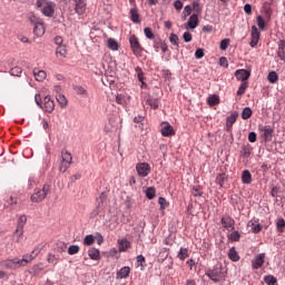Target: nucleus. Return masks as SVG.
<instances>
[{
    "instance_id": "1",
    "label": "nucleus",
    "mask_w": 285,
    "mask_h": 285,
    "mask_svg": "<svg viewBox=\"0 0 285 285\" xmlns=\"http://www.w3.org/2000/svg\"><path fill=\"white\" fill-rule=\"evenodd\" d=\"M43 250V245H38L32 252L30 256H24L22 259L13 258L4 261V266L7 268H19V266H26V264H30L39 253Z\"/></svg>"
},
{
    "instance_id": "2",
    "label": "nucleus",
    "mask_w": 285,
    "mask_h": 285,
    "mask_svg": "<svg viewBox=\"0 0 285 285\" xmlns=\"http://www.w3.org/2000/svg\"><path fill=\"white\" fill-rule=\"evenodd\" d=\"M23 195L19 191H12L11 194L7 195L3 199L4 208L7 210H17V208H21V204L23 199H21Z\"/></svg>"
},
{
    "instance_id": "3",
    "label": "nucleus",
    "mask_w": 285,
    "mask_h": 285,
    "mask_svg": "<svg viewBox=\"0 0 285 285\" xmlns=\"http://www.w3.org/2000/svg\"><path fill=\"white\" fill-rule=\"evenodd\" d=\"M36 8L43 14V17L52 19V17H55V10H57V3L51 0H37Z\"/></svg>"
},
{
    "instance_id": "4",
    "label": "nucleus",
    "mask_w": 285,
    "mask_h": 285,
    "mask_svg": "<svg viewBox=\"0 0 285 285\" xmlns=\"http://www.w3.org/2000/svg\"><path fill=\"white\" fill-rule=\"evenodd\" d=\"M206 277L212 279L214 284H219L226 279V274L224 273V267L222 265H215L212 269H206Z\"/></svg>"
},
{
    "instance_id": "5",
    "label": "nucleus",
    "mask_w": 285,
    "mask_h": 285,
    "mask_svg": "<svg viewBox=\"0 0 285 285\" xmlns=\"http://www.w3.org/2000/svg\"><path fill=\"white\" fill-rule=\"evenodd\" d=\"M48 195H50V185L45 184L41 189L39 188L35 189L33 194L30 197V200L33 204H40V202H43V199H46Z\"/></svg>"
},
{
    "instance_id": "6",
    "label": "nucleus",
    "mask_w": 285,
    "mask_h": 285,
    "mask_svg": "<svg viewBox=\"0 0 285 285\" xmlns=\"http://www.w3.org/2000/svg\"><path fill=\"white\" fill-rule=\"evenodd\" d=\"M129 45L131 52L135 55V57L144 56V48L141 46V42H139V38L136 35L129 36Z\"/></svg>"
},
{
    "instance_id": "7",
    "label": "nucleus",
    "mask_w": 285,
    "mask_h": 285,
    "mask_svg": "<svg viewBox=\"0 0 285 285\" xmlns=\"http://www.w3.org/2000/svg\"><path fill=\"white\" fill-rule=\"evenodd\" d=\"M258 130L261 132V139L264 141V144L273 141V135L275 134V128H273V126H259Z\"/></svg>"
},
{
    "instance_id": "8",
    "label": "nucleus",
    "mask_w": 285,
    "mask_h": 285,
    "mask_svg": "<svg viewBox=\"0 0 285 285\" xmlns=\"http://www.w3.org/2000/svg\"><path fill=\"white\" fill-rule=\"evenodd\" d=\"M151 170L150 164L148 163H138L136 165V173L138 177H148Z\"/></svg>"
},
{
    "instance_id": "9",
    "label": "nucleus",
    "mask_w": 285,
    "mask_h": 285,
    "mask_svg": "<svg viewBox=\"0 0 285 285\" xmlns=\"http://www.w3.org/2000/svg\"><path fill=\"white\" fill-rule=\"evenodd\" d=\"M220 224L225 230H235V218L228 214L222 216Z\"/></svg>"
},
{
    "instance_id": "10",
    "label": "nucleus",
    "mask_w": 285,
    "mask_h": 285,
    "mask_svg": "<svg viewBox=\"0 0 285 285\" xmlns=\"http://www.w3.org/2000/svg\"><path fill=\"white\" fill-rule=\"evenodd\" d=\"M266 264V253H261L257 254L253 259H252V268L253 271H259L262 266Z\"/></svg>"
},
{
    "instance_id": "11",
    "label": "nucleus",
    "mask_w": 285,
    "mask_h": 285,
    "mask_svg": "<svg viewBox=\"0 0 285 285\" xmlns=\"http://www.w3.org/2000/svg\"><path fill=\"white\" fill-rule=\"evenodd\" d=\"M261 37H262V33L259 32V29H257V26H252L250 42H249L250 48L257 47V45L259 43Z\"/></svg>"
},
{
    "instance_id": "12",
    "label": "nucleus",
    "mask_w": 285,
    "mask_h": 285,
    "mask_svg": "<svg viewBox=\"0 0 285 285\" xmlns=\"http://www.w3.org/2000/svg\"><path fill=\"white\" fill-rule=\"evenodd\" d=\"M45 112H48L49 115H51V112L55 111V100H52V98H50V96H46L43 98V104L40 107Z\"/></svg>"
},
{
    "instance_id": "13",
    "label": "nucleus",
    "mask_w": 285,
    "mask_h": 285,
    "mask_svg": "<svg viewBox=\"0 0 285 285\" xmlns=\"http://www.w3.org/2000/svg\"><path fill=\"white\" fill-rule=\"evenodd\" d=\"M237 117H239V114H237V111H234L226 118V132H233V126L237 121Z\"/></svg>"
},
{
    "instance_id": "14",
    "label": "nucleus",
    "mask_w": 285,
    "mask_h": 285,
    "mask_svg": "<svg viewBox=\"0 0 285 285\" xmlns=\"http://www.w3.org/2000/svg\"><path fill=\"white\" fill-rule=\"evenodd\" d=\"M129 19L132 23L139 24L141 23V14H139V8L132 7L129 10Z\"/></svg>"
},
{
    "instance_id": "15",
    "label": "nucleus",
    "mask_w": 285,
    "mask_h": 285,
    "mask_svg": "<svg viewBox=\"0 0 285 285\" xmlns=\"http://www.w3.org/2000/svg\"><path fill=\"white\" fill-rule=\"evenodd\" d=\"M277 51L276 57L279 59V61H283L285 63V40L281 39L277 41Z\"/></svg>"
},
{
    "instance_id": "16",
    "label": "nucleus",
    "mask_w": 285,
    "mask_h": 285,
    "mask_svg": "<svg viewBox=\"0 0 285 285\" xmlns=\"http://www.w3.org/2000/svg\"><path fill=\"white\" fill-rule=\"evenodd\" d=\"M235 77L238 81H243L244 83L250 79V71L246 69H238L235 71Z\"/></svg>"
},
{
    "instance_id": "17",
    "label": "nucleus",
    "mask_w": 285,
    "mask_h": 285,
    "mask_svg": "<svg viewBox=\"0 0 285 285\" xmlns=\"http://www.w3.org/2000/svg\"><path fill=\"white\" fill-rule=\"evenodd\" d=\"M262 10L265 19L271 21V18L273 17V2H264Z\"/></svg>"
},
{
    "instance_id": "18",
    "label": "nucleus",
    "mask_w": 285,
    "mask_h": 285,
    "mask_svg": "<svg viewBox=\"0 0 285 285\" xmlns=\"http://www.w3.org/2000/svg\"><path fill=\"white\" fill-rule=\"evenodd\" d=\"M75 1V10L76 14H85L86 13V0H73Z\"/></svg>"
},
{
    "instance_id": "19",
    "label": "nucleus",
    "mask_w": 285,
    "mask_h": 285,
    "mask_svg": "<svg viewBox=\"0 0 285 285\" xmlns=\"http://www.w3.org/2000/svg\"><path fill=\"white\" fill-rule=\"evenodd\" d=\"M97 206L99 208H102L104 210H106V206L108 204V194H106V191H102L99 197L96 199Z\"/></svg>"
},
{
    "instance_id": "20",
    "label": "nucleus",
    "mask_w": 285,
    "mask_h": 285,
    "mask_svg": "<svg viewBox=\"0 0 285 285\" xmlns=\"http://www.w3.org/2000/svg\"><path fill=\"white\" fill-rule=\"evenodd\" d=\"M88 257L92 259V262L101 261V252L96 247H91L88 249Z\"/></svg>"
},
{
    "instance_id": "21",
    "label": "nucleus",
    "mask_w": 285,
    "mask_h": 285,
    "mask_svg": "<svg viewBox=\"0 0 285 285\" xmlns=\"http://www.w3.org/2000/svg\"><path fill=\"white\" fill-rule=\"evenodd\" d=\"M128 277H130V266L121 267L116 274V279H126Z\"/></svg>"
},
{
    "instance_id": "22",
    "label": "nucleus",
    "mask_w": 285,
    "mask_h": 285,
    "mask_svg": "<svg viewBox=\"0 0 285 285\" xmlns=\"http://www.w3.org/2000/svg\"><path fill=\"white\" fill-rule=\"evenodd\" d=\"M197 26H199V16L193 13L187 21L186 28H189L190 30H195Z\"/></svg>"
},
{
    "instance_id": "23",
    "label": "nucleus",
    "mask_w": 285,
    "mask_h": 285,
    "mask_svg": "<svg viewBox=\"0 0 285 285\" xmlns=\"http://www.w3.org/2000/svg\"><path fill=\"white\" fill-rule=\"evenodd\" d=\"M33 35L36 37H43V35H46V27L43 26V22H37L33 24Z\"/></svg>"
},
{
    "instance_id": "24",
    "label": "nucleus",
    "mask_w": 285,
    "mask_h": 285,
    "mask_svg": "<svg viewBox=\"0 0 285 285\" xmlns=\"http://www.w3.org/2000/svg\"><path fill=\"white\" fill-rule=\"evenodd\" d=\"M118 250L120 253H126V250H128V248H131L132 247V244L130 243V240L124 238V239H120L118 240Z\"/></svg>"
},
{
    "instance_id": "25",
    "label": "nucleus",
    "mask_w": 285,
    "mask_h": 285,
    "mask_svg": "<svg viewBox=\"0 0 285 285\" xmlns=\"http://www.w3.org/2000/svg\"><path fill=\"white\" fill-rule=\"evenodd\" d=\"M163 137H173L175 135V128L167 122L165 127L160 130Z\"/></svg>"
},
{
    "instance_id": "26",
    "label": "nucleus",
    "mask_w": 285,
    "mask_h": 285,
    "mask_svg": "<svg viewBox=\"0 0 285 285\" xmlns=\"http://www.w3.org/2000/svg\"><path fill=\"white\" fill-rule=\"evenodd\" d=\"M177 257L180 262H186L188 257H190V252L186 247H180V249L177 253Z\"/></svg>"
},
{
    "instance_id": "27",
    "label": "nucleus",
    "mask_w": 285,
    "mask_h": 285,
    "mask_svg": "<svg viewBox=\"0 0 285 285\" xmlns=\"http://www.w3.org/2000/svg\"><path fill=\"white\" fill-rule=\"evenodd\" d=\"M240 179L243 184H253V174H250V170L245 169L242 173Z\"/></svg>"
},
{
    "instance_id": "28",
    "label": "nucleus",
    "mask_w": 285,
    "mask_h": 285,
    "mask_svg": "<svg viewBox=\"0 0 285 285\" xmlns=\"http://www.w3.org/2000/svg\"><path fill=\"white\" fill-rule=\"evenodd\" d=\"M226 181H228V175L226 173H222L216 176V184L220 186V188H224Z\"/></svg>"
},
{
    "instance_id": "29",
    "label": "nucleus",
    "mask_w": 285,
    "mask_h": 285,
    "mask_svg": "<svg viewBox=\"0 0 285 285\" xmlns=\"http://www.w3.org/2000/svg\"><path fill=\"white\" fill-rule=\"evenodd\" d=\"M220 104V99H219V96L217 95H212L207 98V105L210 107V108H215V106H219Z\"/></svg>"
},
{
    "instance_id": "30",
    "label": "nucleus",
    "mask_w": 285,
    "mask_h": 285,
    "mask_svg": "<svg viewBox=\"0 0 285 285\" xmlns=\"http://www.w3.org/2000/svg\"><path fill=\"white\" fill-rule=\"evenodd\" d=\"M248 226H252V233H254V235H259V232L264 228L257 220L249 222Z\"/></svg>"
},
{
    "instance_id": "31",
    "label": "nucleus",
    "mask_w": 285,
    "mask_h": 285,
    "mask_svg": "<svg viewBox=\"0 0 285 285\" xmlns=\"http://www.w3.org/2000/svg\"><path fill=\"white\" fill-rule=\"evenodd\" d=\"M146 104L151 110H159V98H148Z\"/></svg>"
},
{
    "instance_id": "32",
    "label": "nucleus",
    "mask_w": 285,
    "mask_h": 285,
    "mask_svg": "<svg viewBox=\"0 0 285 285\" xmlns=\"http://www.w3.org/2000/svg\"><path fill=\"white\" fill-rule=\"evenodd\" d=\"M193 197H203L204 196V187L202 185H195L191 188Z\"/></svg>"
},
{
    "instance_id": "33",
    "label": "nucleus",
    "mask_w": 285,
    "mask_h": 285,
    "mask_svg": "<svg viewBox=\"0 0 285 285\" xmlns=\"http://www.w3.org/2000/svg\"><path fill=\"white\" fill-rule=\"evenodd\" d=\"M250 154H252L250 145H243L240 150L242 157L244 159H248V157H250Z\"/></svg>"
},
{
    "instance_id": "34",
    "label": "nucleus",
    "mask_w": 285,
    "mask_h": 285,
    "mask_svg": "<svg viewBox=\"0 0 285 285\" xmlns=\"http://www.w3.org/2000/svg\"><path fill=\"white\" fill-rule=\"evenodd\" d=\"M107 47L109 48V50L117 51V50H119V42H117V40H115V38H109L107 40Z\"/></svg>"
},
{
    "instance_id": "35",
    "label": "nucleus",
    "mask_w": 285,
    "mask_h": 285,
    "mask_svg": "<svg viewBox=\"0 0 285 285\" xmlns=\"http://www.w3.org/2000/svg\"><path fill=\"white\" fill-rule=\"evenodd\" d=\"M228 258L230 262H239V254L237 253V249L235 247H232L228 252Z\"/></svg>"
},
{
    "instance_id": "36",
    "label": "nucleus",
    "mask_w": 285,
    "mask_h": 285,
    "mask_svg": "<svg viewBox=\"0 0 285 285\" xmlns=\"http://www.w3.org/2000/svg\"><path fill=\"white\" fill-rule=\"evenodd\" d=\"M61 161H65L67 164H72V154H70L68 150H62Z\"/></svg>"
},
{
    "instance_id": "37",
    "label": "nucleus",
    "mask_w": 285,
    "mask_h": 285,
    "mask_svg": "<svg viewBox=\"0 0 285 285\" xmlns=\"http://www.w3.org/2000/svg\"><path fill=\"white\" fill-rule=\"evenodd\" d=\"M267 81H269V83H277V81H279L277 71H269L267 75Z\"/></svg>"
},
{
    "instance_id": "38",
    "label": "nucleus",
    "mask_w": 285,
    "mask_h": 285,
    "mask_svg": "<svg viewBox=\"0 0 285 285\" xmlns=\"http://www.w3.org/2000/svg\"><path fill=\"white\" fill-rule=\"evenodd\" d=\"M33 77L36 81H43L46 77H48V75L46 73L45 70H38V71H33Z\"/></svg>"
},
{
    "instance_id": "39",
    "label": "nucleus",
    "mask_w": 285,
    "mask_h": 285,
    "mask_svg": "<svg viewBox=\"0 0 285 285\" xmlns=\"http://www.w3.org/2000/svg\"><path fill=\"white\" fill-rule=\"evenodd\" d=\"M13 242H16V244H19L20 242H23V229H21V230L16 229L14 230Z\"/></svg>"
},
{
    "instance_id": "40",
    "label": "nucleus",
    "mask_w": 285,
    "mask_h": 285,
    "mask_svg": "<svg viewBox=\"0 0 285 285\" xmlns=\"http://www.w3.org/2000/svg\"><path fill=\"white\" fill-rule=\"evenodd\" d=\"M145 195L148 199H153L154 197H157V189L155 187H147Z\"/></svg>"
},
{
    "instance_id": "41",
    "label": "nucleus",
    "mask_w": 285,
    "mask_h": 285,
    "mask_svg": "<svg viewBox=\"0 0 285 285\" xmlns=\"http://www.w3.org/2000/svg\"><path fill=\"white\" fill-rule=\"evenodd\" d=\"M27 222H28V217L26 215H21L18 218V225L16 229L23 230V226H26Z\"/></svg>"
},
{
    "instance_id": "42",
    "label": "nucleus",
    "mask_w": 285,
    "mask_h": 285,
    "mask_svg": "<svg viewBox=\"0 0 285 285\" xmlns=\"http://www.w3.org/2000/svg\"><path fill=\"white\" fill-rule=\"evenodd\" d=\"M276 230L277 233H284L285 230V219L284 218H278L276 220Z\"/></svg>"
},
{
    "instance_id": "43",
    "label": "nucleus",
    "mask_w": 285,
    "mask_h": 285,
    "mask_svg": "<svg viewBox=\"0 0 285 285\" xmlns=\"http://www.w3.org/2000/svg\"><path fill=\"white\" fill-rule=\"evenodd\" d=\"M228 239L229 242H239V239H242V234L233 229V232L228 235Z\"/></svg>"
},
{
    "instance_id": "44",
    "label": "nucleus",
    "mask_w": 285,
    "mask_h": 285,
    "mask_svg": "<svg viewBox=\"0 0 285 285\" xmlns=\"http://www.w3.org/2000/svg\"><path fill=\"white\" fill-rule=\"evenodd\" d=\"M253 117V109L250 107H245L242 111V119H250Z\"/></svg>"
},
{
    "instance_id": "45",
    "label": "nucleus",
    "mask_w": 285,
    "mask_h": 285,
    "mask_svg": "<svg viewBox=\"0 0 285 285\" xmlns=\"http://www.w3.org/2000/svg\"><path fill=\"white\" fill-rule=\"evenodd\" d=\"M135 72H136V75H137L138 81H140V82L146 81V77H145V73H144V69H141V67H136V68H135Z\"/></svg>"
},
{
    "instance_id": "46",
    "label": "nucleus",
    "mask_w": 285,
    "mask_h": 285,
    "mask_svg": "<svg viewBox=\"0 0 285 285\" xmlns=\"http://www.w3.org/2000/svg\"><path fill=\"white\" fill-rule=\"evenodd\" d=\"M83 246H92L95 244V235L89 234L82 240Z\"/></svg>"
},
{
    "instance_id": "47",
    "label": "nucleus",
    "mask_w": 285,
    "mask_h": 285,
    "mask_svg": "<svg viewBox=\"0 0 285 285\" xmlns=\"http://www.w3.org/2000/svg\"><path fill=\"white\" fill-rule=\"evenodd\" d=\"M256 22H257L259 30H262L264 32V30H266V20H264V17L257 16Z\"/></svg>"
},
{
    "instance_id": "48",
    "label": "nucleus",
    "mask_w": 285,
    "mask_h": 285,
    "mask_svg": "<svg viewBox=\"0 0 285 285\" xmlns=\"http://www.w3.org/2000/svg\"><path fill=\"white\" fill-rule=\"evenodd\" d=\"M264 282L267 285H277V277L273 275H266L264 276Z\"/></svg>"
},
{
    "instance_id": "49",
    "label": "nucleus",
    "mask_w": 285,
    "mask_h": 285,
    "mask_svg": "<svg viewBox=\"0 0 285 285\" xmlns=\"http://www.w3.org/2000/svg\"><path fill=\"white\" fill-rule=\"evenodd\" d=\"M247 89H248V82H242L236 92L237 97H242V95H246Z\"/></svg>"
},
{
    "instance_id": "50",
    "label": "nucleus",
    "mask_w": 285,
    "mask_h": 285,
    "mask_svg": "<svg viewBox=\"0 0 285 285\" xmlns=\"http://www.w3.org/2000/svg\"><path fill=\"white\" fill-rule=\"evenodd\" d=\"M191 10L195 12L194 14H197V17H199V14H202L203 8H202V4H199V1H194L193 2V9Z\"/></svg>"
},
{
    "instance_id": "51",
    "label": "nucleus",
    "mask_w": 285,
    "mask_h": 285,
    "mask_svg": "<svg viewBox=\"0 0 285 285\" xmlns=\"http://www.w3.org/2000/svg\"><path fill=\"white\" fill-rule=\"evenodd\" d=\"M56 55H59L60 57L66 58V56L68 55V50L66 49V45H61V46L57 47Z\"/></svg>"
},
{
    "instance_id": "52",
    "label": "nucleus",
    "mask_w": 285,
    "mask_h": 285,
    "mask_svg": "<svg viewBox=\"0 0 285 285\" xmlns=\"http://www.w3.org/2000/svg\"><path fill=\"white\" fill-rule=\"evenodd\" d=\"M23 72V69L21 67H13L10 69L9 73L12 77H21V73Z\"/></svg>"
},
{
    "instance_id": "53",
    "label": "nucleus",
    "mask_w": 285,
    "mask_h": 285,
    "mask_svg": "<svg viewBox=\"0 0 285 285\" xmlns=\"http://www.w3.org/2000/svg\"><path fill=\"white\" fill-rule=\"evenodd\" d=\"M73 90L77 95H81L82 97H88V90L83 86H76Z\"/></svg>"
},
{
    "instance_id": "54",
    "label": "nucleus",
    "mask_w": 285,
    "mask_h": 285,
    "mask_svg": "<svg viewBox=\"0 0 285 285\" xmlns=\"http://www.w3.org/2000/svg\"><path fill=\"white\" fill-rule=\"evenodd\" d=\"M158 204L160 206V210H166V208H168L170 206V203H168V200H166L165 197H159Z\"/></svg>"
},
{
    "instance_id": "55",
    "label": "nucleus",
    "mask_w": 285,
    "mask_h": 285,
    "mask_svg": "<svg viewBox=\"0 0 285 285\" xmlns=\"http://www.w3.org/2000/svg\"><path fill=\"white\" fill-rule=\"evenodd\" d=\"M169 41L171 46H176V48H179V36H177V33H170Z\"/></svg>"
},
{
    "instance_id": "56",
    "label": "nucleus",
    "mask_w": 285,
    "mask_h": 285,
    "mask_svg": "<svg viewBox=\"0 0 285 285\" xmlns=\"http://www.w3.org/2000/svg\"><path fill=\"white\" fill-rule=\"evenodd\" d=\"M191 13H193V7L186 6L183 11V21H186V19H188V17H190Z\"/></svg>"
},
{
    "instance_id": "57",
    "label": "nucleus",
    "mask_w": 285,
    "mask_h": 285,
    "mask_svg": "<svg viewBox=\"0 0 285 285\" xmlns=\"http://www.w3.org/2000/svg\"><path fill=\"white\" fill-rule=\"evenodd\" d=\"M79 250H81V247H79V245H70L68 247V255H77V253H79Z\"/></svg>"
},
{
    "instance_id": "58",
    "label": "nucleus",
    "mask_w": 285,
    "mask_h": 285,
    "mask_svg": "<svg viewBox=\"0 0 285 285\" xmlns=\"http://www.w3.org/2000/svg\"><path fill=\"white\" fill-rule=\"evenodd\" d=\"M144 264H146V257L144 255H138L136 257V265L140 266L141 271H144Z\"/></svg>"
},
{
    "instance_id": "59",
    "label": "nucleus",
    "mask_w": 285,
    "mask_h": 285,
    "mask_svg": "<svg viewBox=\"0 0 285 285\" xmlns=\"http://www.w3.org/2000/svg\"><path fill=\"white\" fill-rule=\"evenodd\" d=\"M57 101L61 106V108H65V106H68V99H66V96L63 95H58Z\"/></svg>"
},
{
    "instance_id": "60",
    "label": "nucleus",
    "mask_w": 285,
    "mask_h": 285,
    "mask_svg": "<svg viewBox=\"0 0 285 285\" xmlns=\"http://www.w3.org/2000/svg\"><path fill=\"white\" fill-rule=\"evenodd\" d=\"M228 46H230V39L228 38L223 39L219 43L222 50H228Z\"/></svg>"
},
{
    "instance_id": "61",
    "label": "nucleus",
    "mask_w": 285,
    "mask_h": 285,
    "mask_svg": "<svg viewBox=\"0 0 285 285\" xmlns=\"http://www.w3.org/2000/svg\"><path fill=\"white\" fill-rule=\"evenodd\" d=\"M144 33L147 39H155V32H153V29L150 27H146L144 29Z\"/></svg>"
},
{
    "instance_id": "62",
    "label": "nucleus",
    "mask_w": 285,
    "mask_h": 285,
    "mask_svg": "<svg viewBox=\"0 0 285 285\" xmlns=\"http://www.w3.org/2000/svg\"><path fill=\"white\" fill-rule=\"evenodd\" d=\"M100 213H104V208L97 206L91 213H90V218L95 219Z\"/></svg>"
},
{
    "instance_id": "63",
    "label": "nucleus",
    "mask_w": 285,
    "mask_h": 285,
    "mask_svg": "<svg viewBox=\"0 0 285 285\" xmlns=\"http://www.w3.org/2000/svg\"><path fill=\"white\" fill-rule=\"evenodd\" d=\"M35 186H37V178H35V176H31V177H29V180H28L29 190H32V188H35Z\"/></svg>"
},
{
    "instance_id": "64",
    "label": "nucleus",
    "mask_w": 285,
    "mask_h": 285,
    "mask_svg": "<svg viewBox=\"0 0 285 285\" xmlns=\"http://www.w3.org/2000/svg\"><path fill=\"white\" fill-rule=\"evenodd\" d=\"M68 168H70V163H65L63 160H61V163L59 165V170L61 173H66V170H68Z\"/></svg>"
}]
</instances>
